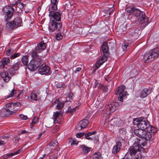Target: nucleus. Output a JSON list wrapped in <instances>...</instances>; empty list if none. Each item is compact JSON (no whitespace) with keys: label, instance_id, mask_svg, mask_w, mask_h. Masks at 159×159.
<instances>
[{"label":"nucleus","instance_id":"f257e3e1","mask_svg":"<svg viewBox=\"0 0 159 159\" xmlns=\"http://www.w3.org/2000/svg\"><path fill=\"white\" fill-rule=\"evenodd\" d=\"M20 105L19 102L16 103H8L6 105V108L1 110L0 114L2 116H7L15 113L18 110L17 107Z\"/></svg>","mask_w":159,"mask_h":159},{"label":"nucleus","instance_id":"f03ea898","mask_svg":"<svg viewBox=\"0 0 159 159\" xmlns=\"http://www.w3.org/2000/svg\"><path fill=\"white\" fill-rule=\"evenodd\" d=\"M132 16L133 17L135 18V21L138 20L141 24H145V25H147L148 24L149 20L147 16L145 15V13L141 11L139 9L135 8Z\"/></svg>","mask_w":159,"mask_h":159},{"label":"nucleus","instance_id":"7ed1b4c3","mask_svg":"<svg viewBox=\"0 0 159 159\" xmlns=\"http://www.w3.org/2000/svg\"><path fill=\"white\" fill-rule=\"evenodd\" d=\"M133 124L137 125L139 129L144 130L147 129L149 126V121L143 117L134 119Z\"/></svg>","mask_w":159,"mask_h":159},{"label":"nucleus","instance_id":"20e7f679","mask_svg":"<svg viewBox=\"0 0 159 159\" xmlns=\"http://www.w3.org/2000/svg\"><path fill=\"white\" fill-rule=\"evenodd\" d=\"M158 51L154 49L152 51L144 55V60L145 63H148L156 59L158 56Z\"/></svg>","mask_w":159,"mask_h":159},{"label":"nucleus","instance_id":"39448f33","mask_svg":"<svg viewBox=\"0 0 159 159\" xmlns=\"http://www.w3.org/2000/svg\"><path fill=\"white\" fill-rule=\"evenodd\" d=\"M42 63L39 59H32L28 65V68L31 70H37Z\"/></svg>","mask_w":159,"mask_h":159},{"label":"nucleus","instance_id":"423d86ee","mask_svg":"<svg viewBox=\"0 0 159 159\" xmlns=\"http://www.w3.org/2000/svg\"><path fill=\"white\" fill-rule=\"evenodd\" d=\"M22 20L19 17L16 18L14 20L6 23V27L8 29H12L21 26Z\"/></svg>","mask_w":159,"mask_h":159},{"label":"nucleus","instance_id":"0eeeda50","mask_svg":"<svg viewBox=\"0 0 159 159\" xmlns=\"http://www.w3.org/2000/svg\"><path fill=\"white\" fill-rule=\"evenodd\" d=\"M6 9H7V11L6 12H4V20L6 22H7L11 20L13 16L14 9L11 6H9L4 7L3 9L4 11Z\"/></svg>","mask_w":159,"mask_h":159},{"label":"nucleus","instance_id":"6e6552de","mask_svg":"<svg viewBox=\"0 0 159 159\" xmlns=\"http://www.w3.org/2000/svg\"><path fill=\"white\" fill-rule=\"evenodd\" d=\"M125 87L124 85L119 86L118 88L116 90L115 93L116 94H119V96L118 98V100L121 102H123V98L126 96V92L125 91Z\"/></svg>","mask_w":159,"mask_h":159},{"label":"nucleus","instance_id":"1a4fd4ad","mask_svg":"<svg viewBox=\"0 0 159 159\" xmlns=\"http://www.w3.org/2000/svg\"><path fill=\"white\" fill-rule=\"evenodd\" d=\"M51 25L50 26L49 29L52 32L60 30L62 27L61 23L57 22L53 20H51Z\"/></svg>","mask_w":159,"mask_h":159},{"label":"nucleus","instance_id":"9d476101","mask_svg":"<svg viewBox=\"0 0 159 159\" xmlns=\"http://www.w3.org/2000/svg\"><path fill=\"white\" fill-rule=\"evenodd\" d=\"M63 113L62 111L54 112L53 119L55 123L60 124L61 122L62 116Z\"/></svg>","mask_w":159,"mask_h":159},{"label":"nucleus","instance_id":"9b49d317","mask_svg":"<svg viewBox=\"0 0 159 159\" xmlns=\"http://www.w3.org/2000/svg\"><path fill=\"white\" fill-rule=\"evenodd\" d=\"M137 34L133 30H131L127 35V40L130 42H133L137 38Z\"/></svg>","mask_w":159,"mask_h":159},{"label":"nucleus","instance_id":"f8f14e48","mask_svg":"<svg viewBox=\"0 0 159 159\" xmlns=\"http://www.w3.org/2000/svg\"><path fill=\"white\" fill-rule=\"evenodd\" d=\"M89 123L87 120L83 119L79 122L76 127V128L78 130L84 129L86 127Z\"/></svg>","mask_w":159,"mask_h":159},{"label":"nucleus","instance_id":"ddd939ff","mask_svg":"<svg viewBox=\"0 0 159 159\" xmlns=\"http://www.w3.org/2000/svg\"><path fill=\"white\" fill-rule=\"evenodd\" d=\"M101 52L102 53V56L107 58L109 55L107 43L104 42L101 47Z\"/></svg>","mask_w":159,"mask_h":159},{"label":"nucleus","instance_id":"4468645a","mask_svg":"<svg viewBox=\"0 0 159 159\" xmlns=\"http://www.w3.org/2000/svg\"><path fill=\"white\" fill-rule=\"evenodd\" d=\"M49 16L57 21H60L61 20V15L58 12L54 11H50L49 12Z\"/></svg>","mask_w":159,"mask_h":159},{"label":"nucleus","instance_id":"2eb2a0df","mask_svg":"<svg viewBox=\"0 0 159 159\" xmlns=\"http://www.w3.org/2000/svg\"><path fill=\"white\" fill-rule=\"evenodd\" d=\"M20 62H18L13 64L12 66L8 70V71L11 76H12L15 73V72L20 67Z\"/></svg>","mask_w":159,"mask_h":159},{"label":"nucleus","instance_id":"dca6fc26","mask_svg":"<svg viewBox=\"0 0 159 159\" xmlns=\"http://www.w3.org/2000/svg\"><path fill=\"white\" fill-rule=\"evenodd\" d=\"M106 109L104 110V111L107 110L106 114L107 115L110 114L111 113L113 112L116 110V107L114 103H112L108 104L106 106Z\"/></svg>","mask_w":159,"mask_h":159},{"label":"nucleus","instance_id":"f3484780","mask_svg":"<svg viewBox=\"0 0 159 159\" xmlns=\"http://www.w3.org/2000/svg\"><path fill=\"white\" fill-rule=\"evenodd\" d=\"M135 145H136V144H133V147H130L128 151L127 152L133 156L135 155L138 151L141 150L139 148V147H136Z\"/></svg>","mask_w":159,"mask_h":159},{"label":"nucleus","instance_id":"a211bd4d","mask_svg":"<svg viewBox=\"0 0 159 159\" xmlns=\"http://www.w3.org/2000/svg\"><path fill=\"white\" fill-rule=\"evenodd\" d=\"M39 73L42 75H45L49 73V68L48 66L43 64V65L39 68Z\"/></svg>","mask_w":159,"mask_h":159},{"label":"nucleus","instance_id":"6ab92c4d","mask_svg":"<svg viewBox=\"0 0 159 159\" xmlns=\"http://www.w3.org/2000/svg\"><path fill=\"white\" fill-rule=\"evenodd\" d=\"M46 44L43 41H42L37 44V47L35 48L36 50L38 52H41L46 48Z\"/></svg>","mask_w":159,"mask_h":159},{"label":"nucleus","instance_id":"aec40b11","mask_svg":"<svg viewBox=\"0 0 159 159\" xmlns=\"http://www.w3.org/2000/svg\"><path fill=\"white\" fill-rule=\"evenodd\" d=\"M10 62L9 59L7 57L4 58L0 61V68H1L7 69V66Z\"/></svg>","mask_w":159,"mask_h":159},{"label":"nucleus","instance_id":"412c9836","mask_svg":"<svg viewBox=\"0 0 159 159\" xmlns=\"http://www.w3.org/2000/svg\"><path fill=\"white\" fill-rule=\"evenodd\" d=\"M145 143V141L143 138H140V139H137L135 140L134 144H136L135 146L139 147V148L141 150L142 148L141 146H144Z\"/></svg>","mask_w":159,"mask_h":159},{"label":"nucleus","instance_id":"4be33fe9","mask_svg":"<svg viewBox=\"0 0 159 159\" xmlns=\"http://www.w3.org/2000/svg\"><path fill=\"white\" fill-rule=\"evenodd\" d=\"M151 92V90L149 88H145L141 91L139 94V97L144 98L146 97Z\"/></svg>","mask_w":159,"mask_h":159},{"label":"nucleus","instance_id":"5701e85b","mask_svg":"<svg viewBox=\"0 0 159 159\" xmlns=\"http://www.w3.org/2000/svg\"><path fill=\"white\" fill-rule=\"evenodd\" d=\"M107 58L102 56L97 60L95 63L96 67L98 68L103 63L107 61Z\"/></svg>","mask_w":159,"mask_h":159},{"label":"nucleus","instance_id":"b1692460","mask_svg":"<svg viewBox=\"0 0 159 159\" xmlns=\"http://www.w3.org/2000/svg\"><path fill=\"white\" fill-rule=\"evenodd\" d=\"M121 145V143L120 141H117L113 147L112 150V153L113 154L117 153L120 151Z\"/></svg>","mask_w":159,"mask_h":159},{"label":"nucleus","instance_id":"393cba45","mask_svg":"<svg viewBox=\"0 0 159 159\" xmlns=\"http://www.w3.org/2000/svg\"><path fill=\"white\" fill-rule=\"evenodd\" d=\"M0 76L3 79V81L6 82L9 81L11 76L7 71L1 72Z\"/></svg>","mask_w":159,"mask_h":159},{"label":"nucleus","instance_id":"a878e982","mask_svg":"<svg viewBox=\"0 0 159 159\" xmlns=\"http://www.w3.org/2000/svg\"><path fill=\"white\" fill-rule=\"evenodd\" d=\"M120 135L119 137L120 140L124 141L125 139L126 131L124 128H121L119 129Z\"/></svg>","mask_w":159,"mask_h":159},{"label":"nucleus","instance_id":"bb28decb","mask_svg":"<svg viewBox=\"0 0 159 159\" xmlns=\"http://www.w3.org/2000/svg\"><path fill=\"white\" fill-rule=\"evenodd\" d=\"M134 132L136 135L140 138H143L144 136V133H146V131H144V129H139L135 130Z\"/></svg>","mask_w":159,"mask_h":159},{"label":"nucleus","instance_id":"cd10ccee","mask_svg":"<svg viewBox=\"0 0 159 159\" xmlns=\"http://www.w3.org/2000/svg\"><path fill=\"white\" fill-rule=\"evenodd\" d=\"M55 104H57L56 108L58 110L61 109L63 107L64 104L62 102H60L57 100H56L53 103L52 105L53 106Z\"/></svg>","mask_w":159,"mask_h":159},{"label":"nucleus","instance_id":"c85d7f7f","mask_svg":"<svg viewBox=\"0 0 159 159\" xmlns=\"http://www.w3.org/2000/svg\"><path fill=\"white\" fill-rule=\"evenodd\" d=\"M22 0H16L15 2L14 5H16L20 9H22L25 7L26 5L21 2Z\"/></svg>","mask_w":159,"mask_h":159},{"label":"nucleus","instance_id":"c756f323","mask_svg":"<svg viewBox=\"0 0 159 159\" xmlns=\"http://www.w3.org/2000/svg\"><path fill=\"white\" fill-rule=\"evenodd\" d=\"M144 136L143 137V139L146 140H151L152 139V134L148 131H146L144 134Z\"/></svg>","mask_w":159,"mask_h":159},{"label":"nucleus","instance_id":"7c9ffc66","mask_svg":"<svg viewBox=\"0 0 159 159\" xmlns=\"http://www.w3.org/2000/svg\"><path fill=\"white\" fill-rule=\"evenodd\" d=\"M39 52H38L36 50V48H35V50L33 51L32 52L31 56L32 57V59H39V56L37 53Z\"/></svg>","mask_w":159,"mask_h":159},{"label":"nucleus","instance_id":"2f4dec72","mask_svg":"<svg viewBox=\"0 0 159 159\" xmlns=\"http://www.w3.org/2000/svg\"><path fill=\"white\" fill-rule=\"evenodd\" d=\"M57 9V6L50 3V5L49 6L48 8V11L49 12L50 11H52V10H56Z\"/></svg>","mask_w":159,"mask_h":159},{"label":"nucleus","instance_id":"473e14b6","mask_svg":"<svg viewBox=\"0 0 159 159\" xmlns=\"http://www.w3.org/2000/svg\"><path fill=\"white\" fill-rule=\"evenodd\" d=\"M28 57L27 56H24L22 57L21 61L24 65H27L28 62Z\"/></svg>","mask_w":159,"mask_h":159},{"label":"nucleus","instance_id":"72a5a7b5","mask_svg":"<svg viewBox=\"0 0 159 159\" xmlns=\"http://www.w3.org/2000/svg\"><path fill=\"white\" fill-rule=\"evenodd\" d=\"M147 131L151 133H155L157 131L156 129L154 127L151 126L149 124V126L147 129Z\"/></svg>","mask_w":159,"mask_h":159},{"label":"nucleus","instance_id":"f704fd0d","mask_svg":"<svg viewBox=\"0 0 159 159\" xmlns=\"http://www.w3.org/2000/svg\"><path fill=\"white\" fill-rule=\"evenodd\" d=\"M81 147L83 151L85 153H87L90 151L91 148L86 146L84 145H82Z\"/></svg>","mask_w":159,"mask_h":159},{"label":"nucleus","instance_id":"c9c22d12","mask_svg":"<svg viewBox=\"0 0 159 159\" xmlns=\"http://www.w3.org/2000/svg\"><path fill=\"white\" fill-rule=\"evenodd\" d=\"M39 118L38 117H35L32 120V123L31 124V126L32 128L34 126L36 123L37 122Z\"/></svg>","mask_w":159,"mask_h":159},{"label":"nucleus","instance_id":"e433bc0d","mask_svg":"<svg viewBox=\"0 0 159 159\" xmlns=\"http://www.w3.org/2000/svg\"><path fill=\"white\" fill-rule=\"evenodd\" d=\"M30 96L31 99L37 101L39 99V97L36 93H32L31 94Z\"/></svg>","mask_w":159,"mask_h":159},{"label":"nucleus","instance_id":"4c0bfd02","mask_svg":"<svg viewBox=\"0 0 159 159\" xmlns=\"http://www.w3.org/2000/svg\"><path fill=\"white\" fill-rule=\"evenodd\" d=\"M101 155L100 152L95 153L93 156V159H101Z\"/></svg>","mask_w":159,"mask_h":159},{"label":"nucleus","instance_id":"58836bf2","mask_svg":"<svg viewBox=\"0 0 159 159\" xmlns=\"http://www.w3.org/2000/svg\"><path fill=\"white\" fill-rule=\"evenodd\" d=\"M135 8L134 7H128L126 9V10L128 13H130L132 15Z\"/></svg>","mask_w":159,"mask_h":159},{"label":"nucleus","instance_id":"ea45409f","mask_svg":"<svg viewBox=\"0 0 159 159\" xmlns=\"http://www.w3.org/2000/svg\"><path fill=\"white\" fill-rule=\"evenodd\" d=\"M76 107L72 108L70 106H69L68 108V112L70 113H73L76 111Z\"/></svg>","mask_w":159,"mask_h":159},{"label":"nucleus","instance_id":"a19ab883","mask_svg":"<svg viewBox=\"0 0 159 159\" xmlns=\"http://www.w3.org/2000/svg\"><path fill=\"white\" fill-rule=\"evenodd\" d=\"M133 156L130 155L128 152L125 155L124 158L125 159H132L133 158Z\"/></svg>","mask_w":159,"mask_h":159},{"label":"nucleus","instance_id":"79ce46f5","mask_svg":"<svg viewBox=\"0 0 159 159\" xmlns=\"http://www.w3.org/2000/svg\"><path fill=\"white\" fill-rule=\"evenodd\" d=\"M20 55V54L19 53H14L11 56L10 58L11 59H13L16 57H19Z\"/></svg>","mask_w":159,"mask_h":159},{"label":"nucleus","instance_id":"37998d69","mask_svg":"<svg viewBox=\"0 0 159 159\" xmlns=\"http://www.w3.org/2000/svg\"><path fill=\"white\" fill-rule=\"evenodd\" d=\"M56 38L57 40H60L63 38V36L60 33H57L56 35Z\"/></svg>","mask_w":159,"mask_h":159},{"label":"nucleus","instance_id":"c03bdc74","mask_svg":"<svg viewBox=\"0 0 159 159\" xmlns=\"http://www.w3.org/2000/svg\"><path fill=\"white\" fill-rule=\"evenodd\" d=\"M128 46V44L125 43H122V48L124 51L126 50Z\"/></svg>","mask_w":159,"mask_h":159},{"label":"nucleus","instance_id":"a18cd8bd","mask_svg":"<svg viewBox=\"0 0 159 159\" xmlns=\"http://www.w3.org/2000/svg\"><path fill=\"white\" fill-rule=\"evenodd\" d=\"M59 130V126L56 125L52 130V132L53 133H55L58 131Z\"/></svg>","mask_w":159,"mask_h":159},{"label":"nucleus","instance_id":"49530a36","mask_svg":"<svg viewBox=\"0 0 159 159\" xmlns=\"http://www.w3.org/2000/svg\"><path fill=\"white\" fill-rule=\"evenodd\" d=\"M14 50L11 49H10L7 51L6 55L7 56H9L12 54Z\"/></svg>","mask_w":159,"mask_h":159},{"label":"nucleus","instance_id":"de8ad7c7","mask_svg":"<svg viewBox=\"0 0 159 159\" xmlns=\"http://www.w3.org/2000/svg\"><path fill=\"white\" fill-rule=\"evenodd\" d=\"M57 142L56 141H55L54 142L52 141L50 142L49 145L50 146L54 147L55 146H57Z\"/></svg>","mask_w":159,"mask_h":159},{"label":"nucleus","instance_id":"09e8293b","mask_svg":"<svg viewBox=\"0 0 159 159\" xmlns=\"http://www.w3.org/2000/svg\"><path fill=\"white\" fill-rule=\"evenodd\" d=\"M16 93V91L14 89H13L11 93L8 96V98L12 97L14 94H15Z\"/></svg>","mask_w":159,"mask_h":159},{"label":"nucleus","instance_id":"8fccbe9b","mask_svg":"<svg viewBox=\"0 0 159 159\" xmlns=\"http://www.w3.org/2000/svg\"><path fill=\"white\" fill-rule=\"evenodd\" d=\"M20 149H19V150H17V151H16V152H14V153H11L10 155H9V156L10 157H11V156H12L14 155H16L17 154H18V153H19L20 152Z\"/></svg>","mask_w":159,"mask_h":159},{"label":"nucleus","instance_id":"3c124183","mask_svg":"<svg viewBox=\"0 0 159 159\" xmlns=\"http://www.w3.org/2000/svg\"><path fill=\"white\" fill-rule=\"evenodd\" d=\"M120 29L121 31H122L121 32L123 33L126 32L127 30L126 27L124 26H121L120 27Z\"/></svg>","mask_w":159,"mask_h":159},{"label":"nucleus","instance_id":"603ef678","mask_svg":"<svg viewBox=\"0 0 159 159\" xmlns=\"http://www.w3.org/2000/svg\"><path fill=\"white\" fill-rule=\"evenodd\" d=\"M20 117L21 119L24 120H26L28 119V117L22 114L20 115Z\"/></svg>","mask_w":159,"mask_h":159},{"label":"nucleus","instance_id":"864d4df0","mask_svg":"<svg viewBox=\"0 0 159 159\" xmlns=\"http://www.w3.org/2000/svg\"><path fill=\"white\" fill-rule=\"evenodd\" d=\"M56 87L58 88H61V87L64 88L65 85L61 83H58L56 84Z\"/></svg>","mask_w":159,"mask_h":159},{"label":"nucleus","instance_id":"5fc2aeb1","mask_svg":"<svg viewBox=\"0 0 159 159\" xmlns=\"http://www.w3.org/2000/svg\"><path fill=\"white\" fill-rule=\"evenodd\" d=\"M50 3L57 6L58 4V2L57 0H51Z\"/></svg>","mask_w":159,"mask_h":159},{"label":"nucleus","instance_id":"6e6d98bb","mask_svg":"<svg viewBox=\"0 0 159 159\" xmlns=\"http://www.w3.org/2000/svg\"><path fill=\"white\" fill-rule=\"evenodd\" d=\"M73 96V94L71 93H69L67 94V97L69 99L72 100V97Z\"/></svg>","mask_w":159,"mask_h":159},{"label":"nucleus","instance_id":"4d7b16f0","mask_svg":"<svg viewBox=\"0 0 159 159\" xmlns=\"http://www.w3.org/2000/svg\"><path fill=\"white\" fill-rule=\"evenodd\" d=\"M100 89H102L104 92H106L107 90V87L104 86L103 85H102V88H101Z\"/></svg>","mask_w":159,"mask_h":159},{"label":"nucleus","instance_id":"13d9d810","mask_svg":"<svg viewBox=\"0 0 159 159\" xmlns=\"http://www.w3.org/2000/svg\"><path fill=\"white\" fill-rule=\"evenodd\" d=\"M84 134V133H80L77 134L76 136L78 138H80L83 136Z\"/></svg>","mask_w":159,"mask_h":159},{"label":"nucleus","instance_id":"bf43d9fd","mask_svg":"<svg viewBox=\"0 0 159 159\" xmlns=\"http://www.w3.org/2000/svg\"><path fill=\"white\" fill-rule=\"evenodd\" d=\"M81 69L80 67L77 68L75 70L74 72L75 73H76L77 72L80 71V70H81Z\"/></svg>","mask_w":159,"mask_h":159},{"label":"nucleus","instance_id":"052dcab7","mask_svg":"<svg viewBox=\"0 0 159 159\" xmlns=\"http://www.w3.org/2000/svg\"><path fill=\"white\" fill-rule=\"evenodd\" d=\"M98 85H99V83L97 81H96L95 82V84L93 86V87L94 88H97V86Z\"/></svg>","mask_w":159,"mask_h":159},{"label":"nucleus","instance_id":"680f3d73","mask_svg":"<svg viewBox=\"0 0 159 159\" xmlns=\"http://www.w3.org/2000/svg\"><path fill=\"white\" fill-rule=\"evenodd\" d=\"M89 135L90 136L92 135H94L96 134L97 133L96 132V131H94L92 132H89Z\"/></svg>","mask_w":159,"mask_h":159},{"label":"nucleus","instance_id":"e2e57ef3","mask_svg":"<svg viewBox=\"0 0 159 159\" xmlns=\"http://www.w3.org/2000/svg\"><path fill=\"white\" fill-rule=\"evenodd\" d=\"M102 84H100L99 83V85H98L97 86V88H98V89H100L101 88H102Z\"/></svg>","mask_w":159,"mask_h":159},{"label":"nucleus","instance_id":"0e129e2a","mask_svg":"<svg viewBox=\"0 0 159 159\" xmlns=\"http://www.w3.org/2000/svg\"><path fill=\"white\" fill-rule=\"evenodd\" d=\"M5 144V142L4 141H0V146L4 145Z\"/></svg>","mask_w":159,"mask_h":159},{"label":"nucleus","instance_id":"69168bd1","mask_svg":"<svg viewBox=\"0 0 159 159\" xmlns=\"http://www.w3.org/2000/svg\"><path fill=\"white\" fill-rule=\"evenodd\" d=\"M90 136L89 135V132L88 133H87V134H85V138L86 139H87V138H88V137H89V136Z\"/></svg>","mask_w":159,"mask_h":159},{"label":"nucleus","instance_id":"338daca9","mask_svg":"<svg viewBox=\"0 0 159 159\" xmlns=\"http://www.w3.org/2000/svg\"><path fill=\"white\" fill-rule=\"evenodd\" d=\"M115 122V120H111V125H115L116 124V123H113V122Z\"/></svg>","mask_w":159,"mask_h":159},{"label":"nucleus","instance_id":"774afa93","mask_svg":"<svg viewBox=\"0 0 159 159\" xmlns=\"http://www.w3.org/2000/svg\"><path fill=\"white\" fill-rule=\"evenodd\" d=\"M134 159H141V156L140 155V156H138V157H136V156L134 157Z\"/></svg>","mask_w":159,"mask_h":159}]
</instances>
